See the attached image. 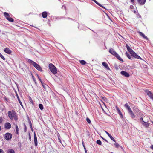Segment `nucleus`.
Wrapping results in <instances>:
<instances>
[{"instance_id":"nucleus-31","label":"nucleus","mask_w":153,"mask_h":153,"mask_svg":"<svg viewBox=\"0 0 153 153\" xmlns=\"http://www.w3.org/2000/svg\"><path fill=\"white\" fill-rule=\"evenodd\" d=\"M97 143L99 145H101L102 144V142L100 140H97L96 141Z\"/></svg>"},{"instance_id":"nucleus-23","label":"nucleus","mask_w":153,"mask_h":153,"mask_svg":"<svg viewBox=\"0 0 153 153\" xmlns=\"http://www.w3.org/2000/svg\"><path fill=\"white\" fill-rule=\"evenodd\" d=\"M124 106L128 110L131 109L130 106L127 103H126L124 105Z\"/></svg>"},{"instance_id":"nucleus-13","label":"nucleus","mask_w":153,"mask_h":153,"mask_svg":"<svg viewBox=\"0 0 153 153\" xmlns=\"http://www.w3.org/2000/svg\"><path fill=\"white\" fill-rule=\"evenodd\" d=\"M138 3L141 5H144L146 1V0H137Z\"/></svg>"},{"instance_id":"nucleus-19","label":"nucleus","mask_w":153,"mask_h":153,"mask_svg":"<svg viewBox=\"0 0 153 153\" xmlns=\"http://www.w3.org/2000/svg\"><path fill=\"white\" fill-rule=\"evenodd\" d=\"M139 33L140 35L143 37L144 39H146L147 40H148V39L147 37L145 36V35L142 32H139Z\"/></svg>"},{"instance_id":"nucleus-8","label":"nucleus","mask_w":153,"mask_h":153,"mask_svg":"<svg viewBox=\"0 0 153 153\" xmlns=\"http://www.w3.org/2000/svg\"><path fill=\"white\" fill-rule=\"evenodd\" d=\"M11 126L10 123L9 122L6 123L4 124V127L7 129H9L11 128Z\"/></svg>"},{"instance_id":"nucleus-2","label":"nucleus","mask_w":153,"mask_h":153,"mask_svg":"<svg viewBox=\"0 0 153 153\" xmlns=\"http://www.w3.org/2000/svg\"><path fill=\"white\" fill-rule=\"evenodd\" d=\"M109 52L112 55L116 57L120 61L123 62V59L120 57L119 55L115 51L113 48L109 49Z\"/></svg>"},{"instance_id":"nucleus-15","label":"nucleus","mask_w":153,"mask_h":153,"mask_svg":"<svg viewBox=\"0 0 153 153\" xmlns=\"http://www.w3.org/2000/svg\"><path fill=\"white\" fill-rule=\"evenodd\" d=\"M4 52L8 54H10L12 52V51L8 48H6L4 50Z\"/></svg>"},{"instance_id":"nucleus-37","label":"nucleus","mask_w":153,"mask_h":153,"mask_svg":"<svg viewBox=\"0 0 153 153\" xmlns=\"http://www.w3.org/2000/svg\"><path fill=\"white\" fill-rule=\"evenodd\" d=\"M15 128L16 131H19V128L18 127V126L17 125H15Z\"/></svg>"},{"instance_id":"nucleus-57","label":"nucleus","mask_w":153,"mask_h":153,"mask_svg":"<svg viewBox=\"0 0 153 153\" xmlns=\"http://www.w3.org/2000/svg\"><path fill=\"white\" fill-rule=\"evenodd\" d=\"M131 6H130V7H132V5H131Z\"/></svg>"},{"instance_id":"nucleus-4","label":"nucleus","mask_w":153,"mask_h":153,"mask_svg":"<svg viewBox=\"0 0 153 153\" xmlns=\"http://www.w3.org/2000/svg\"><path fill=\"white\" fill-rule=\"evenodd\" d=\"M12 137V134L10 133H6L4 135V138L7 140H10Z\"/></svg>"},{"instance_id":"nucleus-5","label":"nucleus","mask_w":153,"mask_h":153,"mask_svg":"<svg viewBox=\"0 0 153 153\" xmlns=\"http://www.w3.org/2000/svg\"><path fill=\"white\" fill-rule=\"evenodd\" d=\"M131 55L132 56L134 57L136 59H141V58L134 51L131 54Z\"/></svg>"},{"instance_id":"nucleus-52","label":"nucleus","mask_w":153,"mask_h":153,"mask_svg":"<svg viewBox=\"0 0 153 153\" xmlns=\"http://www.w3.org/2000/svg\"><path fill=\"white\" fill-rule=\"evenodd\" d=\"M33 79L34 81L35 82V83H36V82L35 80V78H33Z\"/></svg>"},{"instance_id":"nucleus-46","label":"nucleus","mask_w":153,"mask_h":153,"mask_svg":"<svg viewBox=\"0 0 153 153\" xmlns=\"http://www.w3.org/2000/svg\"><path fill=\"white\" fill-rule=\"evenodd\" d=\"M58 137L59 141L62 144V143L61 140L60 139V138L59 137V136H58Z\"/></svg>"},{"instance_id":"nucleus-11","label":"nucleus","mask_w":153,"mask_h":153,"mask_svg":"<svg viewBox=\"0 0 153 153\" xmlns=\"http://www.w3.org/2000/svg\"><path fill=\"white\" fill-rule=\"evenodd\" d=\"M8 115L9 118L12 120L13 119V113L12 110L11 111H9L8 112Z\"/></svg>"},{"instance_id":"nucleus-24","label":"nucleus","mask_w":153,"mask_h":153,"mask_svg":"<svg viewBox=\"0 0 153 153\" xmlns=\"http://www.w3.org/2000/svg\"><path fill=\"white\" fill-rule=\"evenodd\" d=\"M16 96H17V98L18 99V100L20 104V105H21L22 106V107H23V105H22V102L21 101H20V98L18 95V94H17V93H16Z\"/></svg>"},{"instance_id":"nucleus-7","label":"nucleus","mask_w":153,"mask_h":153,"mask_svg":"<svg viewBox=\"0 0 153 153\" xmlns=\"http://www.w3.org/2000/svg\"><path fill=\"white\" fill-rule=\"evenodd\" d=\"M120 73L122 75L126 77H128L129 76V74L125 71H121Z\"/></svg>"},{"instance_id":"nucleus-1","label":"nucleus","mask_w":153,"mask_h":153,"mask_svg":"<svg viewBox=\"0 0 153 153\" xmlns=\"http://www.w3.org/2000/svg\"><path fill=\"white\" fill-rule=\"evenodd\" d=\"M27 62L29 63L32 65L36 68L39 71H42V70L40 65L33 61L30 59H28Z\"/></svg>"},{"instance_id":"nucleus-16","label":"nucleus","mask_w":153,"mask_h":153,"mask_svg":"<svg viewBox=\"0 0 153 153\" xmlns=\"http://www.w3.org/2000/svg\"><path fill=\"white\" fill-rule=\"evenodd\" d=\"M105 131L106 134H107V135L112 140H113V141L114 142H116L115 140L114 139L113 137H112V136L110 134H109L107 131Z\"/></svg>"},{"instance_id":"nucleus-44","label":"nucleus","mask_w":153,"mask_h":153,"mask_svg":"<svg viewBox=\"0 0 153 153\" xmlns=\"http://www.w3.org/2000/svg\"><path fill=\"white\" fill-rule=\"evenodd\" d=\"M101 137L105 141H106V142L107 143H108V141L105 139L103 137Z\"/></svg>"},{"instance_id":"nucleus-14","label":"nucleus","mask_w":153,"mask_h":153,"mask_svg":"<svg viewBox=\"0 0 153 153\" xmlns=\"http://www.w3.org/2000/svg\"><path fill=\"white\" fill-rule=\"evenodd\" d=\"M126 47L127 50L130 53V54L134 51L127 44H126Z\"/></svg>"},{"instance_id":"nucleus-40","label":"nucleus","mask_w":153,"mask_h":153,"mask_svg":"<svg viewBox=\"0 0 153 153\" xmlns=\"http://www.w3.org/2000/svg\"><path fill=\"white\" fill-rule=\"evenodd\" d=\"M3 121V119L1 117H0V124Z\"/></svg>"},{"instance_id":"nucleus-43","label":"nucleus","mask_w":153,"mask_h":153,"mask_svg":"<svg viewBox=\"0 0 153 153\" xmlns=\"http://www.w3.org/2000/svg\"><path fill=\"white\" fill-rule=\"evenodd\" d=\"M128 113L129 114L132 112V110L131 108L129 110H128Z\"/></svg>"},{"instance_id":"nucleus-34","label":"nucleus","mask_w":153,"mask_h":153,"mask_svg":"<svg viewBox=\"0 0 153 153\" xmlns=\"http://www.w3.org/2000/svg\"><path fill=\"white\" fill-rule=\"evenodd\" d=\"M86 121L89 124H90L91 123L90 119L88 117L86 118Z\"/></svg>"},{"instance_id":"nucleus-3","label":"nucleus","mask_w":153,"mask_h":153,"mask_svg":"<svg viewBox=\"0 0 153 153\" xmlns=\"http://www.w3.org/2000/svg\"><path fill=\"white\" fill-rule=\"evenodd\" d=\"M49 68L51 72L55 74L57 73V70L56 67L52 64L50 63L49 65Z\"/></svg>"},{"instance_id":"nucleus-36","label":"nucleus","mask_w":153,"mask_h":153,"mask_svg":"<svg viewBox=\"0 0 153 153\" xmlns=\"http://www.w3.org/2000/svg\"><path fill=\"white\" fill-rule=\"evenodd\" d=\"M114 145L115 146V147L117 148H118L119 146V144L117 143H114Z\"/></svg>"},{"instance_id":"nucleus-38","label":"nucleus","mask_w":153,"mask_h":153,"mask_svg":"<svg viewBox=\"0 0 153 153\" xmlns=\"http://www.w3.org/2000/svg\"><path fill=\"white\" fill-rule=\"evenodd\" d=\"M27 131V127L25 124H24V131L26 132Z\"/></svg>"},{"instance_id":"nucleus-26","label":"nucleus","mask_w":153,"mask_h":153,"mask_svg":"<svg viewBox=\"0 0 153 153\" xmlns=\"http://www.w3.org/2000/svg\"><path fill=\"white\" fill-rule=\"evenodd\" d=\"M7 153H15L14 151L12 149L8 150Z\"/></svg>"},{"instance_id":"nucleus-53","label":"nucleus","mask_w":153,"mask_h":153,"mask_svg":"<svg viewBox=\"0 0 153 153\" xmlns=\"http://www.w3.org/2000/svg\"><path fill=\"white\" fill-rule=\"evenodd\" d=\"M18 131H16V133L17 134H18Z\"/></svg>"},{"instance_id":"nucleus-56","label":"nucleus","mask_w":153,"mask_h":153,"mask_svg":"<svg viewBox=\"0 0 153 153\" xmlns=\"http://www.w3.org/2000/svg\"><path fill=\"white\" fill-rule=\"evenodd\" d=\"M131 6H130V7H132V5H131Z\"/></svg>"},{"instance_id":"nucleus-17","label":"nucleus","mask_w":153,"mask_h":153,"mask_svg":"<svg viewBox=\"0 0 153 153\" xmlns=\"http://www.w3.org/2000/svg\"><path fill=\"white\" fill-rule=\"evenodd\" d=\"M141 123L142 124L143 126L146 128H148L149 126V123H148L147 122L143 121V122H141Z\"/></svg>"},{"instance_id":"nucleus-10","label":"nucleus","mask_w":153,"mask_h":153,"mask_svg":"<svg viewBox=\"0 0 153 153\" xmlns=\"http://www.w3.org/2000/svg\"><path fill=\"white\" fill-rule=\"evenodd\" d=\"M12 112L13 113V118L14 120L15 121H17L18 120V117L17 115V114L13 110H12Z\"/></svg>"},{"instance_id":"nucleus-22","label":"nucleus","mask_w":153,"mask_h":153,"mask_svg":"<svg viewBox=\"0 0 153 153\" xmlns=\"http://www.w3.org/2000/svg\"><path fill=\"white\" fill-rule=\"evenodd\" d=\"M91 0L93 1L95 3L97 4L99 6H100V7H101L103 8H105L104 7H103V6L102 5L100 4L98 2H97L96 0Z\"/></svg>"},{"instance_id":"nucleus-6","label":"nucleus","mask_w":153,"mask_h":153,"mask_svg":"<svg viewBox=\"0 0 153 153\" xmlns=\"http://www.w3.org/2000/svg\"><path fill=\"white\" fill-rule=\"evenodd\" d=\"M145 92L152 100H153V94L150 91L148 90H146Z\"/></svg>"},{"instance_id":"nucleus-33","label":"nucleus","mask_w":153,"mask_h":153,"mask_svg":"<svg viewBox=\"0 0 153 153\" xmlns=\"http://www.w3.org/2000/svg\"><path fill=\"white\" fill-rule=\"evenodd\" d=\"M37 76L38 78L39 79V80H40V82H41L42 84V80H41V78H40V77L37 74Z\"/></svg>"},{"instance_id":"nucleus-48","label":"nucleus","mask_w":153,"mask_h":153,"mask_svg":"<svg viewBox=\"0 0 153 153\" xmlns=\"http://www.w3.org/2000/svg\"><path fill=\"white\" fill-rule=\"evenodd\" d=\"M131 2L132 3V4H134V0H131Z\"/></svg>"},{"instance_id":"nucleus-20","label":"nucleus","mask_w":153,"mask_h":153,"mask_svg":"<svg viewBox=\"0 0 153 153\" xmlns=\"http://www.w3.org/2000/svg\"><path fill=\"white\" fill-rule=\"evenodd\" d=\"M102 65L103 66L105 67L107 70H110V69L108 65L105 62H103Z\"/></svg>"},{"instance_id":"nucleus-30","label":"nucleus","mask_w":153,"mask_h":153,"mask_svg":"<svg viewBox=\"0 0 153 153\" xmlns=\"http://www.w3.org/2000/svg\"><path fill=\"white\" fill-rule=\"evenodd\" d=\"M39 108L41 110H42L43 109V106L42 104H40L39 105Z\"/></svg>"},{"instance_id":"nucleus-54","label":"nucleus","mask_w":153,"mask_h":153,"mask_svg":"<svg viewBox=\"0 0 153 153\" xmlns=\"http://www.w3.org/2000/svg\"><path fill=\"white\" fill-rule=\"evenodd\" d=\"M68 19H71V18H69V17H68Z\"/></svg>"},{"instance_id":"nucleus-49","label":"nucleus","mask_w":153,"mask_h":153,"mask_svg":"<svg viewBox=\"0 0 153 153\" xmlns=\"http://www.w3.org/2000/svg\"><path fill=\"white\" fill-rule=\"evenodd\" d=\"M150 148L152 149L153 150V145H152Z\"/></svg>"},{"instance_id":"nucleus-29","label":"nucleus","mask_w":153,"mask_h":153,"mask_svg":"<svg viewBox=\"0 0 153 153\" xmlns=\"http://www.w3.org/2000/svg\"><path fill=\"white\" fill-rule=\"evenodd\" d=\"M80 63L82 65H84L86 64V62L84 60H81L80 61Z\"/></svg>"},{"instance_id":"nucleus-39","label":"nucleus","mask_w":153,"mask_h":153,"mask_svg":"<svg viewBox=\"0 0 153 153\" xmlns=\"http://www.w3.org/2000/svg\"><path fill=\"white\" fill-rule=\"evenodd\" d=\"M30 102L33 105L34 104L33 102V100H32V99L30 97Z\"/></svg>"},{"instance_id":"nucleus-35","label":"nucleus","mask_w":153,"mask_h":153,"mask_svg":"<svg viewBox=\"0 0 153 153\" xmlns=\"http://www.w3.org/2000/svg\"><path fill=\"white\" fill-rule=\"evenodd\" d=\"M0 57L4 60H5V58L0 53Z\"/></svg>"},{"instance_id":"nucleus-9","label":"nucleus","mask_w":153,"mask_h":153,"mask_svg":"<svg viewBox=\"0 0 153 153\" xmlns=\"http://www.w3.org/2000/svg\"><path fill=\"white\" fill-rule=\"evenodd\" d=\"M116 110H117V112L119 114V115H120V117L121 118H122L123 117V114H122V112H121V111H120V110L119 109V108L117 106H116Z\"/></svg>"},{"instance_id":"nucleus-42","label":"nucleus","mask_w":153,"mask_h":153,"mask_svg":"<svg viewBox=\"0 0 153 153\" xmlns=\"http://www.w3.org/2000/svg\"><path fill=\"white\" fill-rule=\"evenodd\" d=\"M140 120L141 121V122H143V121H144L143 120V119L142 117H141L140 118Z\"/></svg>"},{"instance_id":"nucleus-25","label":"nucleus","mask_w":153,"mask_h":153,"mask_svg":"<svg viewBox=\"0 0 153 153\" xmlns=\"http://www.w3.org/2000/svg\"><path fill=\"white\" fill-rule=\"evenodd\" d=\"M4 16L6 17V19H7V18L10 17V15L8 13H7L6 12H4Z\"/></svg>"},{"instance_id":"nucleus-50","label":"nucleus","mask_w":153,"mask_h":153,"mask_svg":"<svg viewBox=\"0 0 153 153\" xmlns=\"http://www.w3.org/2000/svg\"><path fill=\"white\" fill-rule=\"evenodd\" d=\"M30 127L31 128V130H32V131H33V128L32 126V125L30 126Z\"/></svg>"},{"instance_id":"nucleus-32","label":"nucleus","mask_w":153,"mask_h":153,"mask_svg":"<svg viewBox=\"0 0 153 153\" xmlns=\"http://www.w3.org/2000/svg\"><path fill=\"white\" fill-rule=\"evenodd\" d=\"M82 145H83V146L84 149L85 150V153H87V152L85 146L84 145V144L83 142H82Z\"/></svg>"},{"instance_id":"nucleus-58","label":"nucleus","mask_w":153,"mask_h":153,"mask_svg":"<svg viewBox=\"0 0 153 153\" xmlns=\"http://www.w3.org/2000/svg\"><path fill=\"white\" fill-rule=\"evenodd\" d=\"M113 153V152H111V153Z\"/></svg>"},{"instance_id":"nucleus-28","label":"nucleus","mask_w":153,"mask_h":153,"mask_svg":"<svg viewBox=\"0 0 153 153\" xmlns=\"http://www.w3.org/2000/svg\"><path fill=\"white\" fill-rule=\"evenodd\" d=\"M129 114L131 115V116L132 118H135V115L133 112L131 113H130Z\"/></svg>"},{"instance_id":"nucleus-59","label":"nucleus","mask_w":153,"mask_h":153,"mask_svg":"<svg viewBox=\"0 0 153 153\" xmlns=\"http://www.w3.org/2000/svg\"><path fill=\"white\" fill-rule=\"evenodd\" d=\"M91 153H92L91 152Z\"/></svg>"},{"instance_id":"nucleus-51","label":"nucleus","mask_w":153,"mask_h":153,"mask_svg":"<svg viewBox=\"0 0 153 153\" xmlns=\"http://www.w3.org/2000/svg\"><path fill=\"white\" fill-rule=\"evenodd\" d=\"M29 139L30 140V139H31V136H30V133H29Z\"/></svg>"},{"instance_id":"nucleus-21","label":"nucleus","mask_w":153,"mask_h":153,"mask_svg":"<svg viewBox=\"0 0 153 153\" xmlns=\"http://www.w3.org/2000/svg\"><path fill=\"white\" fill-rule=\"evenodd\" d=\"M48 15L46 11H44L42 13V16L43 18H46Z\"/></svg>"},{"instance_id":"nucleus-41","label":"nucleus","mask_w":153,"mask_h":153,"mask_svg":"<svg viewBox=\"0 0 153 153\" xmlns=\"http://www.w3.org/2000/svg\"><path fill=\"white\" fill-rule=\"evenodd\" d=\"M42 86L43 87L45 88V89L46 88V86H48V85H44V84H43V83H42Z\"/></svg>"},{"instance_id":"nucleus-18","label":"nucleus","mask_w":153,"mask_h":153,"mask_svg":"<svg viewBox=\"0 0 153 153\" xmlns=\"http://www.w3.org/2000/svg\"><path fill=\"white\" fill-rule=\"evenodd\" d=\"M34 144L36 146H37V138L36 135V134L35 133L34 134Z\"/></svg>"},{"instance_id":"nucleus-55","label":"nucleus","mask_w":153,"mask_h":153,"mask_svg":"<svg viewBox=\"0 0 153 153\" xmlns=\"http://www.w3.org/2000/svg\"><path fill=\"white\" fill-rule=\"evenodd\" d=\"M131 6H130V7H132V5H131Z\"/></svg>"},{"instance_id":"nucleus-47","label":"nucleus","mask_w":153,"mask_h":153,"mask_svg":"<svg viewBox=\"0 0 153 153\" xmlns=\"http://www.w3.org/2000/svg\"><path fill=\"white\" fill-rule=\"evenodd\" d=\"M0 153H4V151L2 149H0Z\"/></svg>"},{"instance_id":"nucleus-12","label":"nucleus","mask_w":153,"mask_h":153,"mask_svg":"<svg viewBox=\"0 0 153 153\" xmlns=\"http://www.w3.org/2000/svg\"><path fill=\"white\" fill-rule=\"evenodd\" d=\"M125 54L127 57L131 60H132L134 59V58L132 57V56H131V55H130L127 52H126Z\"/></svg>"},{"instance_id":"nucleus-27","label":"nucleus","mask_w":153,"mask_h":153,"mask_svg":"<svg viewBox=\"0 0 153 153\" xmlns=\"http://www.w3.org/2000/svg\"><path fill=\"white\" fill-rule=\"evenodd\" d=\"M7 19L10 22H12L14 21L13 19L11 17L7 18Z\"/></svg>"},{"instance_id":"nucleus-45","label":"nucleus","mask_w":153,"mask_h":153,"mask_svg":"<svg viewBox=\"0 0 153 153\" xmlns=\"http://www.w3.org/2000/svg\"><path fill=\"white\" fill-rule=\"evenodd\" d=\"M28 122H29V124L30 125V126L31 125H32V124H31V122L30 120L29 119V118L28 119Z\"/></svg>"}]
</instances>
